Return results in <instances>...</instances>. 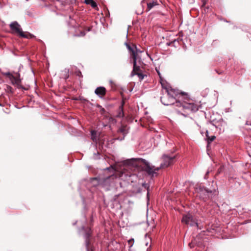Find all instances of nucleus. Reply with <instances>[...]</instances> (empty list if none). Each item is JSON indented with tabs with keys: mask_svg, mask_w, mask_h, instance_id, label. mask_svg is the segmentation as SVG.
Returning <instances> with one entry per match:
<instances>
[{
	"mask_svg": "<svg viewBox=\"0 0 251 251\" xmlns=\"http://www.w3.org/2000/svg\"><path fill=\"white\" fill-rule=\"evenodd\" d=\"M160 78L162 87L165 90L166 93L161 97V101L165 105H172L173 89L170 84L166 80H163L160 76Z\"/></svg>",
	"mask_w": 251,
	"mask_h": 251,
	"instance_id": "423d86ee",
	"label": "nucleus"
},
{
	"mask_svg": "<svg viewBox=\"0 0 251 251\" xmlns=\"http://www.w3.org/2000/svg\"><path fill=\"white\" fill-rule=\"evenodd\" d=\"M127 48L130 53L131 57L133 60V68L131 75L133 76L141 72L140 67L143 62L141 61V58L139 55V52L141 53V51L138 50L134 45L132 46L127 45Z\"/></svg>",
	"mask_w": 251,
	"mask_h": 251,
	"instance_id": "39448f33",
	"label": "nucleus"
},
{
	"mask_svg": "<svg viewBox=\"0 0 251 251\" xmlns=\"http://www.w3.org/2000/svg\"><path fill=\"white\" fill-rule=\"evenodd\" d=\"M86 242H87V244H89V241H86Z\"/></svg>",
	"mask_w": 251,
	"mask_h": 251,
	"instance_id": "bb28decb",
	"label": "nucleus"
},
{
	"mask_svg": "<svg viewBox=\"0 0 251 251\" xmlns=\"http://www.w3.org/2000/svg\"><path fill=\"white\" fill-rule=\"evenodd\" d=\"M124 173L123 171H115L113 175L106 177L100 178L98 181L99 184L106 190L118 188V183L120 187H122V182L119 178L123 176Z\"/></svg>",
	"mask_w": 251,
	"mask_h": 251,
	"instance_id": "f03ea898",
	"label": "nucleus"
},
{
	"mask_svg": "<svg viewBox=\"0 0 251 251\" xmlns=\"http://www.w3.org/2000/svg\"><path fill=\"white\" fill-rule=\"evenodd\" d=\"M106 93L105 88L102 86L97 87L95 90V93L100 98H103L105 96Z\"/></svg>",
	"mask_w": 251,
	"mask_h": 251,
	"instance_id": "9d476101",
	"label": "nucleus"
},
{
	"mask_svg": "<svg viewBox=\"0 0 251 251\" xmlns=\"http://www.w3.org/2000/svg\"><path fill=\"white\" fill-rule=\"evenodd\" d=\"M174 106L180 108L175 111L184 117H187L189 112H195L199 109L198 105L190 100L186 93L176 89H174Z\"/></svg>",
	"mask_w": 251,
	"mask_h": 251,
	"instance_id": "f257e3e1",
	"label": "nucleus"
},
{
	"mask_svg": "<svg viewBox=\"0 0 251 251\" xmlns=\"http://www.w3.org/2000/svg\"><path fill=\"white\" fill-rule=\"evenodd\" d=\"M135 75H138V76L140 80H142L144 79V76H145V75H144L143 74H142L140 72L138 73Z\"/></svg>",
	"mask_w": 251,
	"mask_h": 251,
	"instance_id": "f3484780",
	"label": "nucleus"
},
{
	"mask_svg": "<svg viewBox=\"0 0 251 251\" xmlns=\"http://www.w3.org/2000/svg\"><path fill=\"white\" fill-rule=\"evenodd\" d=\"M84 2L87 4L91 5V6L94 8L97 7V4L93 0H85Z\"/></svg>",
	"mask_w": 251,
	"mask_h": 251,
	"instance_id": "f8f14e48",
	"label": "nucleus"
},
{
	"mask_svg": "<svg viewBox=\"0 0 251 251\" xmlns=\"http://www.w3.org/2000/svg\"><path fill=\"white\" fill-rule=\"evenodd\" d=\"M119 131L122 133L124 135L126 133V127L124 126L122 127L119 130Z\"/></svg>",
	"mask_w": 251,
	"mask_h": 251,
	"instance_id": "6ab92c4d",
	"label": "nucleus"
},
{
	"mask_svg": "<svg viewBox=\"0 0 251 251\" xmlns=\"http://www.w3.org/2000/svg\"><path fill=\"white\" fill-rule=\"evenodd\" d=\"M125 103V102L124 100L122 101V103L121 106L120 107V109H121V111L118 114L119 117H123L124 116V111H123V105Z\"/></svg>",
	"mask_w": 251,
	"mask_h": 251,
	"instance_id": "dca6fc26",
	"label": "nucleus"
},
{
	"mask_svg": "<svg viewBox=\"0 0 251 251\" xmlns=\"http://www.w3.org/2000/svg\"><path fill=\"white\" fill-rule=\"evenodd\" d=\"M94 131H92V140L95 141H96V138L95 137V136H94Z\"/></svg>",
	"mask_w": 251,
	"mask_h": 251,
	"instance_id": "5701e85b",
	"label": "nucleus"
},
{
	"mask_svg": "<svg viewBox=\"0 0 251 251\" xmlns=\"http://www.w3.org/2000/svg\"><path fill=\"white\" fill-rule=\"evenodd\" d=\"M163 162L161 163L159 167L155 168L154 166H151L149 162L145 159L140 160V165L143 170L146 171L149 175L153 176L156 174V171H158L160 169L167 168L169 166L172 160V157L167 155L164 154L162 158Z\"/></svg>",
	"mask_w": 251,
	"mask_h": 251,
	"instance_id": "20e7f679",
	"label": "nucleus"
},
{
	"mask_svg": "<svg viewBox=\"0 0 251 251\" xmlns=\"http://www.w3.org/2000/svg\"><path fill=\"white\" fill-rule=\"evenodd\" d=\"M157 5L156 1H153L152 2H147V10L150 11L153 6Z\"/></svg>",
	"mask_w": 251,
	"mask_h": 251,
	"instance_id": "ddd939ff",
	"label": "nucleus"
},
{
	"mask_svg": "<svg viewBox=\"0 0 251 251\" xmlns=\"http://www.w3.org/2000/svg\"><path fill=\"white\" fill-rule=\"evenodd\" d=\"M142 186H143V187H144L145 189H147V190L149 188V185H148V184L146 183H143L142 184Z\"/></svg>",
	"mask_w": 251,
	"mask_h": 251,
	"instance_id": "4be33fe9",
	"label": "nucleus"
},
{
	"mask_svg": "<svg viewBox=\"0 0 251 251\" xmlns=\"http://www.w3.org/2000/svg\"><path fill=\"white\" fill-rule=\"evenodd\" d=\"M209 171H207V172H206V175H205V176H204V178H206V175H207L209 174Z\"/></svg>",
	"mask_w": 251,
	"mask_h": 251,
	"instance_id": "393cba45",
	"label": "nucleus"
},
{
	"mask_svg": "<svg viewBox=\"0 0 251 251\" xmlns=\"http://www.w3.org/2000/svg\"><path fill=\"white\" fill-rule=\"evenodd\" d=\"M171 43H172V42H169V43H167V45H170Z\"/></svg>",
	"mask_w": 251,
	"mask_h": 251,
	"instance_id": "a878e982",
	"label": "nucleus"
},
{
	"mask_svg": "<svg viewBox=\"0 0 251 251\" xmlns=\"http://www.w3.org/2000/svg\"><path fill=\"white\" fill-rule=\"evenodd\" d=\"M4 75L9 79L12 84L15 85L19 89H24L21 85V80L20 79V74L17 76H14L9 72L5 73Z\"/></svg>",
	"mask_w": 251,
	"mask_h": 251,
	"instance_id": "0eeeda50",
	"label": "nucleus"
},
{
	"mask_svg": "<svg viewBox=\"0 0 251 251\" xmlns=\"http://www.w3.org/2000/svg\"><path fill=\"white\" fill-rule=\"evenodd\" d=\"M210 188L205 187L202 184H197L195 186V192L200 199L206 201L209 200H212L217 194V186L214 181H211Z\"/></svg>",
	"mask_w": 251,
	"mask_h": 251,
	"instance_id": "7ed1b4c3",
	"label": "nucleus"
},
{
	"mask_svg": "<svg viewBox=\"0 0 251 251\" xmlns=\"http://www.w3.org/2000/svg\"><path fill=\"white\" fill-rule=\"evenodd\" d=\"M178 41L176 39H174V41H173V43H174V46H176V45H176V43H178Z\"/></svg>",
	"mask_w": 251,
	"mask_h": 251,
	"instance_id": "b1692460",
	"label": "nucleus"
},
{
	"mask_svg": "<svg viewBox=\"0 0 251 251\" xmlns=\"http://www.w3.org/2000/svg\"><path fill=\"white\" fill-rule=\"evenodd\" d=\"M182 222L191 226H196L198 227V223L193 219L192 216L190 214L184 216L182 218Z\"/></svg>",
	"mask_w": 251,
	"mask_h": 251,
	"instance_id": "6e6552de",
	"label": "nucleus"
},
{
	"mask_svg": "<svg viewBox=\"0 0 251 251\" xmlns=\"http://www.w3.org/2000/svg\"><path fill=\"white\" fill-rule=\"evenodd\" d=\"M20 37H24L25 38H32L34 37V35H32L30 33L28 32H24L22 31V33H21V34L20 35Z\"/></svg>",
	"mask_w": 251,
	"mask_h": 251,
	"instance_id": "9b49d317",
	"label": "nucleus"
},
{
	"mask_svg": "<svg viewBox=\"0 0 251 251\" xmlns=\"http://www.w3.org/2000/svg\"><path fill=\"white\" fill-rule=\"evenodd\" d=\"M0 106H2V104L0 103Z\"/></svg>",
	"mask_w": 251,
	"mask_h": 251,
	"instance_id": "cd10ccee",
	"label": "nucleus"
},
{
	"mask_svg": "<svg viewBox=\"0 0 251 251\" xmlns=\"http://www.w3.org/2000/svg\"><path fill=\"white\" fill-rule=\"evenodd\" d=\"M216 137L215 136H209L208 135V131H206V138H207V144H209L210 143H211L214 140V139H215Z\"/></svg>",
	"mask_w": 251,
	"mask_h": 251,
	"instance_id": "4468645a",
	"label": "nucleus"
},
{
	"mask_svg": "<svg viewBox=\"0 0 251 251\" xmlns=\"http://www.w3.org/2000/svg\"><path fill=\"white\" fill-rule=\"evenodd\" d=\"M134 241L133 239H131L128 241V244L129 245V248H131L133 246L134 244Z\"/></svg>",
	"mask_w": 251,
	"mask_h": 251,
	"instance_id": "aec40b11",
	"label": "nucleus"
},
{
	"mask_svg": "<svg viewBox=\"0 0 251 251\" xmlns=\"http://www.w3.org/2000/svg\"><path fill=\"white\" fill-rule=\"evenodd\" d=\"M212 125L214 126L216 128H219L221 130H222V128L219 125H217V123H215L214 121H212Z\"/></svg>",
	"mask_w": 251,
	"mask_h": 251,
	"instance_id": "412c9836",
	"label": "nucleus"
},
{
	"mask_svg": "<svg viewBox=\"0 0 251 251\" xmlns=\"http://www.w3.org/2000/svg\"><path fill=\"white\" fill-rule=\"evenodd\" d=\"M5 90L6 91V92L7 93L11 94H12L14 92L12 88L9 85H6V87L5 88Z\"/></svg>",
	"mask_w": 251,
	"mask_h": 251,
	"instance_id": "2eb2a0df",
	"label": "nucleus"
},
{
	"mask_svg": "<svg viewBox=\"0 0 251 251\" xmlns=\"http://www.w3.org/2000/svg\"><path fill=\"white\" fill-rule=\"evenodd\" d=\"M75 74L76 75H77V76H79L80 77L82 78L83 77V75H82L81 74V72H80V70H76V71H75Z\"/></svg>",
	"mask_w": 251,
	"mask_h": 251,
	"instance_id": "a211bd4d",
	"label": "nucleus"
},
{
	"mask_svg": "<svg viewBox=\"0 0 251 251\" xmlns=\"http://www.w3.org/2000/svg\"><path fill=\"white\" fill-rule=\"evenodd\" d=\"M10 27L14 32L18 34L19 35L23 31L20 25L17 22L12 23L10 25Z\"/></svg>",
	"mask_w": 251,
	"mask_h": 251,
	"instance_id": "1a4fd4ad",
	"label": "nucleus"
}]
</instances>
